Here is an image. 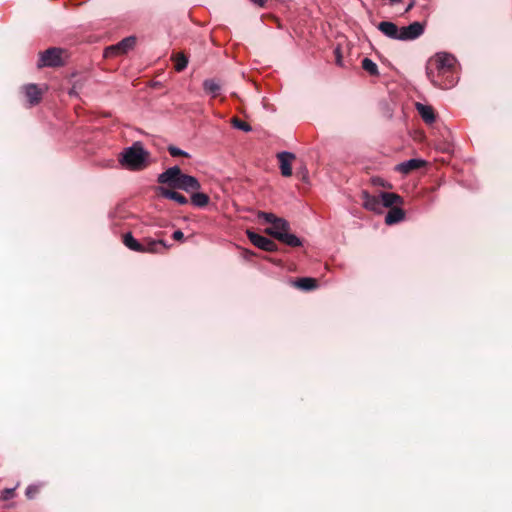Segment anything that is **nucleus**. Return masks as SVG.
<instances>
[{"label":"nucleus","mask_w":512,"mask_h":512,"mask_svg":"<svg viewBox=\"0 0 512 512\" xmlns=\"http://www.w3.org/2000/svg\"><path fill=\"white\" fill-rule=\"evenodd\" d=\"M204 90L211 94L212 97H216L220 91L219 84L214 80H205L203 83Z\"/></svg>","instance_id":"25"},{"label":"nucleus","mask_w":512,"mask_h":512,"mask_svg":"<svg viewBox=\"0 0 512 512\" xmlns=\"http://www.w3.org/2000/svg\"><path fill=\"white\" fill-rule=\"evenodd\" d=\"M201 188V185L198 179L194 176L182 174L180 181L178 183L177 189L184 190L186 192H194L198 191Z\"/></svg>","instance_id":"10"},{"label":"nucleus","mask_w":512,"mask_h":512,"mask_svg":"<svg viewBox=\"0 0 512 512\" xmlns=\"http://www.w3.org/2000/svg\"><path fill=\"white\" fill-rule=\"evenodd\" d=\"M416 109L425 123L432 124L435 121V113L431 106L416 103Z\"/></svg>","instance_id":"19"},{"label":"nucleus","mask_w":512,"mask_h":512,"mask_svg":"<svg viewBox=\"0 0 512 512\" xmlns=\"http://www.w3.org/2000/svg\"><path fill=\"white\" fill-rule=\"evenodd\" d=\"M390 2V5H395L401 2V0H388Z\"/></svg>","instance_id":"36"},{"label":"nucleus","mask_w":512,"mask_h":512,"mask_svg":"<svg viewBox=\"0 0 512 512\" xmlns=\"http://www.w3.org/2000/svg\"><path fill=\"white\" fill-rule=\"evenodd\" d=\"M362 199H363V206L367 210H370V211H373V212H376V213H381L382 212L380 196H378V197L377 196H372L368 192L363 191L362 192Z\"/></svg>","instance_id":"14"},{"label":"nucleus","mask_w":512,"mask_h":512,"mask_svg":"<svg viewBox=\"0 0 512 512\" xmlns=\"http://www.w3.org/2000/svg\"><path fill=\"white\" fill-rule=\"evenodd\" d=\"M405 218V212L402 208L396 206L390 208L385 216V223L387 225H394L401 222Z\"/></svg>","instance_id":"16"},{"label":"nucleus","mask_w":512,"mask_h":512,"mask_svg":"<svg viewBox=\"0 0 512 512\" xmlns=\"http://www.w3.org/2000/svg\"><path fill=\"white\" fill-rule=\"evenodd\" d=\"M147 157L148 152L144 149L143 144L135 142L123 150L119 162L130 170H140L145 166Z\"/></svg>","instance_id":"2"},{"label":"nucleus","mask_w":512,"mask_h":512,"mask_svg":"<svg viewBox=\"0 0 512 512\" xmlns=\"http://www.w3.org/2000/svg\"><path fill=\"white\" fill-rule=\"evenodd\" d=\"M191 202L196 207H205L209 203V197L205 193L192 192Z\"/></svg>","instance_id":"23"},{"label":"nucleus","mask_w":512,"mask_h":512,"mask_svg":"<svg viewBox=\"0 0 512 512\" xmlns=\"http://www.w3.org/2000/svg\"><path fill=\"white\" fill-rule=\"evenodd\" d=\"M63 51L59 48H49L44 51L38 61V67H57L62 65Z\"/></svg>","instance_id":"3"},{"label":"nucleus","mask_w":512,"mask_h":512,"mask_svg":"<svg viewBox=\"0 0 512 512\" xmlns=\"http://www.w3.org/2000/svg\"><path fill=\"white\" fill-rule=\"evenodd\" d=\"M246 234L251 243L259 249L269 252L277 249L276 243L265 236L259 235L250 230H247Z\"/></svg>","instance_id":"7"},{"label":"nucleus","mask_w":512,"mask_h":512,"mask_svg":"<svg viewBox=\"0 0 512 512\" xmlns=\"http://www.w3.org/2000/svg\"><path fill=\"white\" fill-rule=\"evenodd\" d=\"M15 488H6L2 492V498L4 500L11 499L14 496Z\"/></svg>","instance_id":"32"},{"label":"nucleus","mask_w":512,"mask_h":512,"mask_svg":"<svg viewBox=\"0 0 512 512\" xmlns=\"http://www.w3.org/2000/svg\"><path fill=\"white\" fill-rule=\"evenodd\" d=\"M294 284L297 288L304 291H310L317 287V281L310 277L299 278Z\"/></svg>","instance_id":"20"},{"label":"nucleus","mask_w":512,"mask_h":512,"mask_svg":"<svg viewBox=\"0 0 512 512\" xmlns=\"http://www.w3.org/2000/svg\"><path fill=\"white\" fill-rule=\"evenodd\" d=\"M172 237L176 241H180L184 239V234L181 230H176L173 232Z\"/></svg>","instance_id":"33"},{"label":"nucleus","mask_w":512,"mask_h":512,"mask_svg":"<svg viewBox=\"0 0 512 512\" xmlns=\"http://www.w3.org/2000/svg\"><path fill=\"white\" fill-rule=\"evenodd\" d=\"M456 58L449 53H436L427 63L426 75L434 87L449 89L456 84L452 73L456 67Z\"/></svg>","instance_id":"1"},{"label":"nucleus","mask_w":512,"mask_h":512,"mask_svg":"<svg viewBox=\"0 0 512 512\" xmlns=\"http://www.w3.org/2000/svg\"><path fill=\"white\" fill-rule=\"evenodd\" d=\"M377 28L386 37L393 40H399L400 28H398V26L395 23L390 21H382L378 24Z\"/></svg>","instance_id":"12"},{"label":"nucleus","mask_w":512,"mask_h":512,"mask_svg":"<svg viewBox=\"0 0 512 512\" xmlns=\"http://www.w3.org/2000/svg\"><path fill=\"white\" fill-rule=\"evenodd\" d=\"M415 4H416V1H415V0H411V1L409 2L408 6H407V7H406V9H405V12L410 11V10L415 6Z\"/></svg>","instance_id":"35"},{"label":"nucleus","mask_w":512,"mask_h":512,"mask_svg":"<svg viewBox=\"0 0 512 512\" xmlns=\"http://www.w3.org/2000/svg\"><path fill=\"white\" fill-rule=\"evenodd\" d=\"M278 160L280 162V170L281 174L285 177H289L292 175L291 162L295 158V155L288 151L280 152L278 155Z\"/></svg>","instance_id":"11"},{"label":"nucleus","mask_w":512,"mask_h":512,"mask_svg":"<svg viewBox=\"0 0 512 512\" xmlns=\"http://www.w3.org/2000/svg\"><path fill=\"white\" fill-rule=\"evenodd\" d=\"M168 151L170 153V155L172 157H178V156H185V157H189V154L188 152L176 147V146H173V145H170L168 147Z\"/></svg>","instance_id":"29"},{"label":"nucleus","mask_w":512,"mask_h":512,"mask_svg":"<svg viewBox=\"0 0 512 512\" xmlns=\"http://www.w3.org/2000/svg\"><path fill=\"white\" fill-rule=\"evenodd\" d=\"M334 55H335V62L338 66L340 67H343L344 66V63H343V57H342V54H341V48L340 46H337L335 49H334Z\"/></svg>","instance_id":"30"},{"label":"nucleus","mask_w":512,"mask_h":512,"mask_svg":"<svg viewBox=\"0 0 512 512\" xmlns=\"http://www.w3.org/2000/svg\"><path fill=\"white\" fill-rule=\"evenodd\" d=\"M158 192L162 197L173 200L180 205H186L188 203V199L184 195L172 189H168L166 187H159Z\"/></svg>","instance_id":"15"},{"label":"nucleus","mask_w":512,"mask_h":512,"mask_svg":"<svg viewBox=\"0 0 512 512\" xmlns=\"http://www.w3.org/2000/svg\"><path fill=\"white\" fill-rule=\"evenodd\" d=\"M38 490H39L38 486L30 485L26 488V496L31 499L38 492Z\"/></svg>","instance_id":"31"},{"label":"nucleus","mask_w":512,"mask_h":512,"mask_svg":"<svg viewBox=\"0 0 512 512\" xmlns=\"http://www.w3.org/2000/svg\"><path fill=\"white\" fill-rule=\"evenodd\" d=\"M379 196H380L381 208H383V207L392 208V207H396L395 205L403 204V198L396 193L381 192L379 194Z\"/></svg>","instance_id":"13"},{"label":"nucleus","mask_w":512,"mask_h":512,"mask_svg":"<svg viewBox=\"0 0 512 512\" xmlns=\"http://www.w3.org/2000/svg\"><path fill=\"white\" fill-rule=\"evenodd\" d=\"M187 64H188V59L185 55H183V54L177 55L176 63H175V69L177 71L184 70L187 67Z\"/></svg>","instance_id":"28"},{"label":"nucleus","mask_w":512,"mask_h":512,"mask_svg":"<svg viewBox=\"0 0 512 512\" xmlns=\"http://www.w3.org/2000/svg\"><path fill=\"white\" fill-rule=\"evenodd\" d=\"M279 236L280 238L278 240L288 246L298 247L302 245L301 239L296 235L289 233V231L285 232L284 234H280Z\"/></svg>","instance_id":"21"},{"label":"nucleus","mask_w":512,"mask_h":512,"mask_svg":"<svg viewBox=\"0 0 512 512\" xmlns=\"http://www.w3.org/2000/svg\"><path fill=\"white\" fill-rule=\"evenodd\" d=\"M232 125L235 128H237L239 130H242L244 132H250L252 130V127L248 123H246L244 121H241L238 118H233L232 119Z\"/></svg>","instance_id":"27"},{"label":"nucleus","mask_w":512,"mask_h":512,"mask_svg":"<svg viewBox=\"0 0 512 512\" xmlns=\"http://www.w3.org/2000/svg\"><path fill=\"white\" fill-rule=\"evenodd\" d=\"M182 174L179 166H172L160 173L157 177V181L160 184L168 185L172 189H177Z\"/></svg>","instance_id":"4"},{"label":"nucleus","mask_w":512,"mask_h":512,"mask_svg":"<svg viewBox=\"0 0 512 512\" xmlns=\"http://www.w3.org/2000/svg\"><path fill=\"white\" fill-rule=\"evenodd\" d=\"M136 44V38L134 36H129L121 40L115 45L109 46L105 49L104 55L106 57L116 56L127 53L131 50Z\"/></svg>","instance_id":"5"},{"label":"nucleus","mask_w":512,"mask_h":512,"mask_svg":"<svg viewBox=\"0 0 512 512\" xmlns=\"http://www.w3.org/2000/svg\"><path fill=\"white\" fill-rule=\"evenodd\" d=\"M23 90L31 105H35L40 101L42 93L36 84H27L23 87Z\"/></svg>","instance_id":"17"},{"label":"nucleus","mask_w":512,"mask_h":512,"mask_svg":"<svg viewBox=\"0 0 512 512\" xmlns=\"http://www.w3.org/2000/svg\"><path fill=\"white\" fill-rule=\"evenodd\" d=\"M424 33V25L420 22H413L408 26L400 28L399 41H411L419 38Z\"/></svg>","instance_id":"6"},{"label":"nucleus","mask_w":512,"mask_h":512,"mask_svg":"<svg viewBox=\"0 0 512 512\" xmlns=\"http://www.w3.org/2000/svg\"><path fill=\"white\" fill-rule=\"evenodd\" d=\"M141 253H161L169 248L164 240L145 239L142 243Z\"/></svg>","instance_id":"8"},{"label":"nucleus","mask_w":512,"mask_h":512,"mask_svg":"<svg viewBox=\"0 0 512 512\" xmlns=\"http://www.w3.org/2000/svg\"><path fill=\"white\" fill-rule=\"evenodd\" d=\"M258 219L263 220L265 223L273 224L277 219V216L273 213L260 211L257 214Z\"/></svg>","instance_id":"26"},{"label":"nucleus","mask_w":512,"mask_h":512,"mask_svg":"<svg viewBox=\"0 0 512 512\" xmlns=\"http://www.w3.org/2000/svg\"><path fill=\"white\" fill-rule=\"evenodd\" d=\"M425 164L424 160L421 159H410L397 165L396 170L407 174L412 170L418 169Z\"/></svg>","instance_id":"18"},{"label":"nucleus","mask_w":512,"mask_h":512,"mask_svg":"<svg viewBox=\"0 0 512 512\" xmlns=\"http://www.w3.org/2000/svg\"><path fill=\"white\" fill-rule=\"evenodd\" d=\"M362 68L370 75L377 76L379 74L377 64L370 58H364L362 60Z\"/></svg>","instance_id":"24"},{"label":"nucleus","mask_w":512,"mask_h":512,"mask_svg":"<svg viewBox=\"0 0 512 512\" xmlns=\"http://www.w3.org/2000/svg\"><path fill=\"white\" fill-rule=\"evenodd\" d=\"M123 243L132 251L140 252L142 243L136 240L131 233H126L123 237Z\"/></svg>","instance_id":"22"},{"label":"nucleus","mask_w":512,"mask_h":512,"mask_svg":"<svg viewBox=\"0 0 512 512\" xmlns=\"http://www.w3.org/2000/svg\"><path fill=\"white\" fill-rule=\"evenodd\" d=\"M252 3L259 7H264L266 0H250Z\"/></svg>","instance_id":"34"},{"label":"nucleus","mask_w":512,"mask_h":512,"mask_svg":"<svg viewBox=\"0 0 512 512\" xmlns=\"http://www.w3.org/2000/svg\"><path fill=\"white\" fill-rule=\"evenodd\" d=\"M290 231V224L284 218L277 217L275 222L271 224V227L267 228L265 232L277 240L280 238V234H284L285 232Z\"/></svg>","instance_id":"9"}]
</instances>
